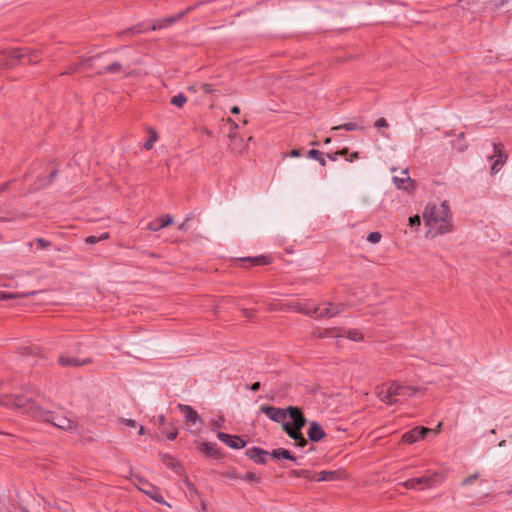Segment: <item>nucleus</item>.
I'll list each match as a JSON object with an SVG mask.
<instances>
[{
    "mask_svg": "<svg viewBox=\"0 0 512 512\" xmlns=\"http://www.w3.org/2000/svg\"><path fill=\"white\" fill-rule=\"evenodd\" d=\"M0 405L9 409H15L35 420L50 423L67 432H75L78 429V423L74 419L67 415H60L58 413L45 410L38 406L34 400L25 396L18 394L1 395Z\"/></svg>",
    "mask_w": 512,
    "mask_h": 512,
    "instance_id": "1",
    "label": "nucleus"
},
{
    "mask_svg": "<svg viewBox=\"0 0 512 512\" xmlns=\"http://www.w3.org/2000/svg\"><path fill=\"white\" fill-rule=\"evenodd\" d=\"M425 225L429 227L428 234L437 236L452 231L451 213L447 201L439 205L429 204L423 211Z\"/></svg>",
    "mask_w": 512,
    "mask_h": 512,
    "instance_id": "2",
    "label": "nucleus"
},
{
    "mask_svg": "<svg viewBox=\"0 0 512 512\" xmlns=\"http://www.w3.org/2000/svg\"><path fill=\"white\" fill-rule=\"evenodd\" d=\"M292 423H284L283 431L295 441L296 445L303 448L307 445V440L303 436L301 429L306 424V418L300 409H291Z\"/></svg>",
    "mask_w": 512,
    "mask_h": 512,
    "instance_id": "3",
    "label": "nucleus"
},
{
    "mask_svg": "<svg viewBox=\"0 0 512 512\" xmlns=\"http://www.w3.org/2000/svg\"><path fill=\"white\" fill-rule=\"evenodd\" d=\"M417 393L423 394L424 390L419 387L392 382L389 384L384 396H382L381 399L382 401L392 404L398 402L399 399L397 397L408 399Z\"/></svg>",
    "mask_w": 512,
    "mask_h": 512,
    "instance_id": "4",
    "label": "nucleus"
},
{
    "mask_svg": "<svg viewBox=\"0 0 512 512\" xmlns=\"http://www.w3.org/2000/svg\"><path fill=\"white\" fill-rule=\"evenodd\" d=\"M132 481H133L134 485L141 492L146 494L148 497L153 499L155 502L160 503V504H166L163 496L161 495L160 490L156 486H154L153 484L148 482L146 479H144L138 475H135V476H133Z\"/></svg>",
    "mask_w": 512,
    "mask_h": 512,
    "instance_id": "5",
    "label": "nucleus"
},
{
    "mask_svg": "<svg viewBox=\"0 0 512 512\" xmlns=\"http://www.w3.org/2000/svg\"><path fill=\"white\" fill-rule=\"evenodd\" d=\"M177 408L184 415L186 424L190 427V431L198 433L203 425V421L196 410L185 404H178Z\"/></svg>",
    "mask_w": 512,
    "mask_h": 512,
    "instance_id": "6",
    "label": "nucleus"
},
{
    "mask_svg": "<svg viewBox=\"0 0 512 512\" xmlns=\"http://www.w3.org/2000/svg\"><path fill=\"white\" fill-rule=\"evenodd\" d=\"M291 409L299 408L295 406H289L283 409L274 406L264 405L261 406L260 411L264 413L270 420L284 425V423H288L286 421L287 415H289V417L291 418Z\"/></svg>",
    "mask_w": 512,
    "mask_h": 512,
    "instance_id": "7",
    "label": "nucleus"
},
{
    "mask_svg": "<svg viewBox=\"0 0 512 512\" xmlns=\"http://www.w3.org/2000/svg\"><path fill=\"white\" fill-rule=\"evenodd\" d=\"M345 305L343 303H326L324 305H319L313 307V314L317 318H331L335 317L338 314L342 313L345 310Z\"/></svg>",
    "mask_w": 512,
    "mask_h": 512,
    "instance_id": "8",
    "label": "nucleus"
},
{
    "mask_svg": "<svg viewBox=\"0 0 512 512\" xmlns=\"http://www.w3.org/2000/svg\"><path fill=\"white\" fill-rule=\"evenodd\" d=\"M440 477L439 473H433L429 476H422L418 478H412L407 481L400 483L406 489H416L418 485H421L425 488L432 487Z\"/></svg>",
    "mask_w": 512,
    "mask_h": 512,
    "instance_id": "9",
    "label": "nucleus"
},
{
    "mask_svg": "<svg viewBox=\"0 0 512 512\" xmlns=\"http://www.w3.org/2000/svg\"><path fill=\"white\" fill-rule=\"evenodd\" d=\"M393 183L395 184L397 189L404 190L408 193H412L416 189V183L409 176L408 169L402 170L399 176H394Z\"/></svg>",
    "mask_w": 512,
    "mask_h": 512,
    "instance_id": "10",
    "label": "nucleus"
},
{
    "mask_svg": "<svg viewBox=\"0 0 512 512\" xmlns=\"http://www.w3.org/2000/svg\"><path fill=\"white\" fill-rule=\"evenodd\" d=\"M24 58V50L13 49L9 51H2L0 54V69L5 67H11L14 65L16 60Z\"/></svg>",
    "mask_w": 512,
    "mask_h": 512,
    "instance_id": "11",
    "label": "nucleus"
},
{
    "mask_svg": "<svg viewBox=\"0 0 512 512\" xmlns=\"http://www.w3.org/2000/svg\"><path fill=\"white\" fill-rule=\"evenodd\" d=\"M431 431L432 429L426 427H415L410 431L404 433L402 435V440L405 443L413 444L420 439H424L426 435L429 434Z\"/></svg>",
    "mask_w": 512,
    "mask_h": 512,
    "instance_id": "12",
    "label": "nucleus"
},
{
    "mask_svg": "<svg viewBox=\"0 0 512 512\" xmlns=\"http://www.w3.org/2000/svg\"><path fill=\"white\" fill-rule=\"evenodd\" d=\"M184 17V13H178L174 16H168L160 19H156L153 21L152 25L149 27L151 31L161 30L167 28L177 22H179Z\"/></svg>",
    "mask_w": 512,
    "mask_h": 512,
    "instance_id": "13",
    "label": "nucleus"
},
{
    "mask_svg": "<svg viewBox=\"0 0 512 512\" xmlns=\"http://www.w3.org/2000/svg\"><path fill=\"white\" fill-rule=\"evenodd\" d=\"M217 438L233 449H241L246 445V442L239 436L230 435L224 432H218Z\"/></svg>",
    "mask_w": 512,
    "mask_h": 512,
    "instance_id": "14",
    "label": "nucleus"
},
{
    "mask_svg": "<svg viewBox=\"0 0 512 512\" xmlns=\"http://www.w3.org/2000/svg\"><path fill=\"white\" fill-rule=\"evenodd\" d=\"M98 74L126 75L127 69L118 61L107 62L100 68Z\"/></svg>",
    "mask_w": 512,
    "mask_h": 512,
    "instance_id": "15",
    "label": "nucleus"
},
{
    "mask_svg": "<svg viewBox=\"0 0 512 512\" xmlns=\"http://www.w3.org/2000/svg\"><path fill=\"white\" fill-rule=\"evenodd\" d=\"M246 455L256 464L263 465L267 462L269 453L260 447H252L246 450Z\"/></svg>",
    "mask_w": 512,
    "mask_h": 512,
    "instance_id": "16",
    "label": "nucleus"
},
{
    "mask_svg": "<svg viewBox=\"0 0 512 512\" xmlns=\"http://www.w3.org/2000/svg\"><path fill=\"white\" fill-rule=\"evenodd\" d=\"M307 435L310 441L318 442L325 438L326 433L316 421H312L310 422Z\"/></svg>",
    "mask_w": 512,
    "mask_h": 512,
    "instance_id": "17",
    "label": "nucleus"
},
{
    "mask_svg": "<svg viewBox=\"0 0 512 512\" xmlns=\"http://www.w3.org/2000/svg\"><path fill=\"white\" fill-rule=\"evenodd\" d=\"M172 223H173L172 216L167 214V215H163L160 218L150 222L148 225V229L150 231H159Z\"/></svg>",
    "mask_w": 512,
    "mask_h": 512,
    "instance_id": "18",
    "label": "nucleus"
},
{
    "mask_svg": "<svg viewBox=\"0 0 512 512\" xmlns=\"http://www.w3.org/2000/svg\"><path fill=\"white\" fill-rule=\"evenodd\" d=\"M342 331V329L336 327L318 329L313 332V336L316 338L342 337Z\"/></svg>",
    "mask_w": 512,
    "mask_h": 512,
    "instance_id": "19",
    "label": "nucleus"
},
{
    "mask_svg": "<svg viewBox=\"0 0 512 512\" xmlns=\"http://www.w3.org/2000/svg\"><path fill=\"white\" fill-rule=\"evenodd\" d=\"M58 363L63 367H79L90 363V359L79 360L74 357L60 356Z\"/></svg>",
    "mask_w": 512,
    "mask_h": 512,
    "instance_id": "20",
    "label": "nucleus"
},
{
    "mask_svg": "<svg viewBox=\"0 0 512 512\" xmlns=\"http://www.w3.org/2000/svg\"><path fill=\"white\" fill-rule=\"evenodd\" d=\"M199 451L201 453H204L208 457L212 458H219L221 456V453L215 443L212 442H205L202 443L199 447Z\"/></svg>",
    "mask_w": 512,
    "mask_h": 512,
    "instance_id": "21",
    "label": "nucleus"
},
{
    "mask_svg": "<svg viewBox=\"0 0 512 512\" xmlns=\"http://www.w3.org/2000/svg\"><path fill=\"white\" fill-rule=\"evenodd\" d=\"M150 30L149 28L145 27L143 23H139L137 25H134L128 29H125V30H122L120 32H118L117 36L119 38H123L125 34H131V36L133 35H136V34H141V33H144L146 31Z\"/></svg>",
    "mask_w": 512,
    "mask_h": 512,
    "instance_id": "22",
    "label": "nucleus"
},
{
    "mask_svg": "<svg viewBox=\"0 0 512 512\" xmlns=\"http://www.w3.org/2000/svg\"><path fill=\"white\" fill-rule=\"evenodd\" d=\"M150 30L149 28L145 27L143 23H139L137 25H134L128 29H125V30H122L120 32H118L117 36L119 38H123L125 34H131V36L133 35H136V34H141V33H144L146 31Z\"/></svg>",
    "mask_w": 512,
    "mask_h": 512,
    "instance_id": "23",
    "label": "nucleus"
},
{
    "mask_svg": "<svg viewBox=\"0 0 512 512\" xmlns=\"http://www.w3.org/2000/svg\"><path fill=\"white\" fill-rule=\"evenodd\" d=\"M271 457L275 458V459H287V460H291V461H294L296 462V457H294L289 450L287 449H284V448H277V449H274L271 453H270Z\"/></svg>",
    "mask_w": 512,
    "mask_h": 512,
    "instance_id": "24",
    "label": "nucleus"
},
{
    "mask_svg": "<svg viewBox=\"0 0 512 512\" xmlns=\"http://www.w3.org/2000/svg\"><path fill=\"white\" fill-rule=\"evenodd\" d=\"M344 129L346 131L364 130L365 126L359 122H347L342 125L334 126L332 130Z\"/></svg>",
    "mask_w": 512,
    "mask_h": 512,
    "instance_id": "25",
    "label": "nucleus"
},
{
    "mask_svg": "<svg viewBox=\"0 0 512 512\" xmlns=\"http://www.w3.org/2000/svg\"><path fill=\"white\" fill-rule=\"evenodd\" d=\"M163 463L178 474H180L183 470L181 464L172 456L165 455L163 458Z\"/></svg>",
    "mask_w": 512,
    "mask_h": 512,
    "instance_id": "26",
    "label": "nucleus"
},
{
    "mask_svg": "<svg viewBox=\"0 0 512 512\" xmlns=\"http://www.w3.org/2000/svg\"><path fill=\"white\" fill-rule=\"evenodd\" d=\"M229 147L232 152L237 154H241L245 150V145L242 144V139H240L237 135L234 142H232V139H230Z\"/></svg>",
    "mask_w": 512,
    "mask_h": 512,
    "instance_id": "27",
    "label": "nucleus"
},
{
    "mask_svg": "<svg viewBox=\"0 0 512 512\" xmlns=\"http://www.w3.org/2000/svg\"><path fill=\"white\" fill-rule=\"evenodd\" d=\"M24 58H27L29 63H37L40 61V53L37 50H24Z\"/></svg>",
    "mask_w": 512,
    "mask_h": 512,
    "instance_id": "28",
    "label": "nucleus"
},
{
    "mask_svg": "<svg viewBox=\"0 0 512 512\" xmlns=\"http://www.w3.org/2000/svg\"><path fill=\"white\" fill-rule=\"evenodd\" d=\"M337 479V473L335 471H321L317 474V481H332Z\"/></svg>",
    "mask_w": 512,
    "mask_h": 512,
    "instance_id": "29",
    "label": "nucleus"
},
{
    "mask_svg": "<svg viewBox=\"0 0 512 512\" xmlns=\"http://www.w3.org/2000/svg\"><path fill=\"white\" fill-rule=\"evenodd\" d=\"M344 336V334H342ZM345 337L352 340V341H362L363 340V334L357 330V329H349L345 333Z\"/></svg>",
    "mask_w": 512,
    "mask_h": 512,
    "instance_id": "30",
    "label": "nucleus"
},
{
    "mask_svg": "<svg viewBox=\"0 0 512 512\" xmlns=\"http://www.w3.org/2000/svg\"><path fill=\"white\" fill-rule=\"evenodd\" d=\"M290 308H293L294 310L303 313L308 316H314L313 314V308L308 307L307 305H301L300 303H295L289 305Z\"/></svg>",
    "mask_w": 512,
    "mask_h": 512,
    "instance_id": "31",
    "label": "nucleus"
},
{
    "mask_svg": "<svg viewBox=\"0 0 512 512\" xmlns=\"http://www.w3.org/2000/svg\"><path fill=\"white\" fill-rule=\"evenodd\" d=\"M308 157L311 159L317 160L320 163V165H322V166L326 165L325 158L323 157V154L319 150L311 149L308 152Z\"/></svg>",
    "mask_w": 512,
    "mask_h": 512,
    "instance_id": "32",
    "label": "nucleus"
},
{
    "mask_svg": "<svg viewBox=\"0 0 512 512\" xmlns=\"http://www.w3.org/2000/svg\"><path fill=\"white\" fill-rule=\"evenodd\" d=\"M109 238V233L108 232H103L102 234H100V236H88L85 238V242L87 244H95L99 241H103V240H106Z\"/></svg>",
    "mask_w": 512,
    "mask_h": 512,
    "instance_id": "33",
    "label": "nucleus"
},
{
    "mask_svg": "<svg viewBox=\"0 0 512 512\" xmlns=\"http://www.w3.org/2000/svg\"><path fill=\"white\" fill-rule=\"evenodd\" d=\"M187 102V97L183 93H179L171 98V104L176 107H182Z\"/></svg>",
    "mask_w": 512,
    "mask_h": 512,
    "instance_id": "34",
    "label": "nucleus"
},
{
    "mask_svg": "<svg viewBox=\"0 0 512 512\" xmlns=\"http://www.w3.org/2000/svg\"><path fill=\"white\" fill-rule=\"evenodd\" d=\"M241 480L252 482V483H260L261 478L259 476H257L255 473L249 471L241 477Z\"/></svg>",
    "mask_w": 512,
    "mask_h": 512,
    "instance_id": "35",
    "label": "nucleus"
},
{
    "mask_svg": "<svg viewBox=\"0 0 512 512\" xmlns=\"http://www.w3.org/2000/svg\"><path fill=\"white\" fill-rule=\"evenodd\" d=\"M228 123L231 125V130H230V133H229V137L230 139H232V142H234L236 140V131L238 129V124L233 121L231 118H228Z\"/></svg>",
    "mask_w": 512,
    "mask_h": 512,
    "instance_id": "36",
    "label": "nucleus"
},
{
    "mask_svg": "<svg viewBox=\"0 0 512 512\" xmlns=\"http://www.w3.org/2000/svg\"><path fill=\"white\" fill-rule=\"evenodd\" d=\"M479 477H480V474H479L478 472H476V473H474V474H472V475H470V476H468V477L464 478V479L462 480V485H463V486L471 485V484H473L476 480H478V479H479Z\"/></svg>",
    "mask_w": 512,
    "mask_h": 512,
    "instance_id": "37",
    "label": "nucleus"
},
{
    "mask_svg": "<svg viewBox=\"0 0 512 512\" xmlns=\"http://www.w3.org/2000/svg\"><path fill=\"white\" fill-rule=\"evenodd\" d=\"M246 260L252 262L253 265H263V264H267L268 263L266 258L262 257V256L252 257V258L249 257Z\"/></svg>",
    "mask_w": 512,
    "mask_h": 512,
    "instance_id": "38",
    "label": "nucleus"
},
{
    "mask_svg": "<svg viewBox=\"0 0 512 512\" xmlns=\"http://www.w3.org/2000/svg\"><path fill=\"white\" fill-rule=\"evenodd\" d=\"M34 241L40 249H45L51 246V242L44 238H36Z\"/></svg>",
    "mask_w": 512,
    "mask_h": 512,
    "instance_id": "39",
    "label": "nucleus"
},
{
    "mask_svg": "<svg viewBox=\"0 0 512 512\" xmlns=\"http://www.w3.org/2000/svg\"><path fill=\"white\" fill-rule=\"evenodd\" d=\"M199 89L203 94H210V93L214 92L213 86L211 84H207V83L199 84Z\"/></svg>",
    "mask_w": 512,
    "mask_h": 512,
    "instance_id": "40",
    "label": "nucleus"
},
{
    "mask_svg": "<svg viewBox=\"0 0 512 512\" xmlns=\"http://www.w3.org/2000/svg\"><path fill=\"white\" fill-rule=\"evenodd\" d=\"M367 240L371 243H378L381 240V234L379 232H371L368 234Z\"/></svg>",
    "mask_w": 512,
    "mask_h": 512,
    "instance_id": "41",
    "label": "nucleus"
},
{
    "mask_svg": "<svg viewBox=\"0 0 512 512\" xmlns=\"http://www.w3.org/2000/svg\"><path fill=\"white\" fill-rule=\"evenodd\" d=\"M163 433L166 434L167 436V439L172 441L174 439H176L177 435H178V431L176 428H172L171 430H164Z\"/></svg>",
    "mask_w": 512,
    "mask_h": 512,
    "instance_id": "42",
    "label": "nucleus"
},
{
    "mask_svg": "<svg viewBox=\"0 0 512 512\" xmlns=\"http://www.w3.org/2000/svg\"><path fill=\"white\" fill-rule=\"evenodd\" d=\"M292 474L295 476V477H305V478H309L310 476V472L308 470H293L292 471Z\"/></svg>",
    "mask_w": 512,
    "mask_h": 512,
    "instance_id": "43",
    "label": "nucleus"
},
{
    "mask_svg": "<svg viewBox=\"0 0 512 512\" xmlns=\"http://www.w3.org/2000/svg\"><path fill=\"white\" fill-rule=\"evenodd\" d=\"M421 224V219L419 215H414L409 218V225L410 226H419Z\"/></svg>",
    "mask_w": 512,
    "mask_h": 512,
    "instance_id": "44",
    "label": "nucleus"
},
{
    "mask_svg": "<svg viewBox=\"0 0 512 512\" xmlns=\"http://www.w3.org/2000/svg\"><path fill=\"white\" fill-rule=\"evenodd\" d=\"M157 140L156 133H153L150 137V139L144 144V147L149 150L153 147V143Z\"/></svg>",
    "mask_w": 512,
    "mask_h": 512,
    "instance_id": "45",
    "label": "nucleus"
},
{
    "mask_svg": "<svg viewBox=\"0 0 512 512\" xmlns=\"http://www.w3.org/2000/svg\"><path fill=\"white\" fill-rule=\"evenodd\" d=\"M375 126L377 128L388 127V122L385 118L382 117L375 122Z\"/></svg>",
    "mask_w": 512,
    "mask_h": 512,
    "instance_id": "46",
    "label": "nucleus"
},
{
    "mask_svg": "<svg viewBox=\"0 0 512 512\" xmlns=\"http://www.w3.org/2000/svg\"><path fill=\"white\" fill-rule=\"evenodd\" d=\"M493 147H494L495 154H497L499 157H502L503 145L501 143H494Z\"/></svg>",
    "mask_w": 512,
    "mask_h": 512,
    "instance_id": "47",
    "label": "nucleus"
},
{
    "mask_svg": "<svg viewBox=\"0 0 512 512\" xmlns=\"http://www.w3.org/2000/svg\"><path fill=\"white\" fill-rule=\"evenodd\" d=\"M191 219H192V217H191V216H188V217L186 218V220L178 226V229H179L180 231H186V230L188 229V222H189Z\"/></svg>",
    "mask_w": 512,
    "mask_h": 512,
    "instance_id": "48",
    "label": "nucleus"
},
{
    "mask_svg": "<svg viewBox=\"0 0 512 512\" xmlns=\"http://www.w3.org/2000/svg\"><path fill=\"white\" fill-rule=\"evenodd\" d=\"M255 312H256L255 310L242 309V313H243L244 317L247 319H251L254 316Z\"/></svg>",
    "mask_w": 512,
    "mask_h": 512,
    "instance_id": "49",
    "label": "nucleus"
},
{
    "mask_svg": "<svg viewBox=\"0 0 512 512\" xmlns=\"http://www.w3.org/2000/svg\"><path fill=\"white\" fill-rule=\"evenodd\" d=\"M121 422L123 424H125L126 426L128 427H136L137 426V422L133 419H122Z\"/></svg>",
    "mask_w": 512,
    "mask_h": 512,
    "instance_id": "50",
    "label": "nucleus"
},
{
    "mask_svg": "<svg viewBox=\"0 0 512 512\" xmlns=\"http://www.w3.org/2000/svg\"><path fill=\"white\" fill-rule=\"evenodd\" d=\"M282 308H283V306H279L273 302L269 303L267 306V309L269 311H277V310H281Z\"/></svg>",
    "mask_w": 512,
    "mask_h": 512,
    "instance_id": "51",
    "label": "nucleus"
},
{
    "mask_svg": "<svg viewBox=\"0 0 512 512\" xmlns=\"http://www.w3.org/2000/svg\"><path fill=\"white\" fill-rule=\"evenodd\" d=\"M246 388H247V389H250V390H251V391H253V392H256V391H258V390L260 389V383H259V382H255V383H253V384H252V385H250V386H249V385H247V386H246Z\"/></svg>",
    "mask_w": 512,
    "mask_h": 512,
    "instance_id": "52",
    "label": "nucleus"
},
{
    "mask_svg": "<svg viewBox=\"0 0 512 512\" xmlns=\"http://www.w3.org/2000/svg\"><path fill=\"white\" fill-rule=\"evenodd\" d=\"M187 90H188L189 92L196 93V92L200 91V89H199V84H193V85H190V86H188V87H187Z\"/></svg>",
    "mask_w": 512,
    "mask_h": 512,
    "instance_id": "53",
    "label": "nucleus"
},
{
    "mask_svg": "<svg viewBox=\"0 0 512 512\" xmlns=\"http://www.w3.org/2000/svg\"><path fill=\"white\" fill-rule=\"evenodd\" d=\"M156 421L161 426H165V424H166L165 416L164 415L157 416Z\"/></svg>",
    "mask_w": 512,
    "mask_h": 512,
    "instance_id": "54",
    "label": "nucleus"
},
{
    "mask_svg": "<svg viewBox=\"0 0 512 512\" xmlns=\"http://www.w3.org/2000/svg\"><path fill=\"white\" fill-rule=\"evenodd\" d=\"M499 164H503V161H500L499 159L496 160L491 168L492 172H497L499 169H498V165Z\"/></svg>",
    "mask_w": 512,
    "mask_h": 512,
    "instance_id": "55",
    "label": "nucleus"
},
{
    "mask_svg": "<svg viewBox=\"0 0 512 512\" xmlns=\"http://www.w3.org/2000/svg\"><path fill=\"white\" fill-rule=\"evenodd\" d=\"M289 155H290L291 157H299V156H301V153H300V150H298V149H293V150H291V151H290Z\"/></svg>",
    "mask_w": 512,
    "mask_h": 512,
    "instance_id": "56",
    "label": "nucleus"
},
{
    "mask_svg": "<svg viewBox=\"0 0 512 512\" xmlns=\"http://www.w3.org/2000/svg\"><path fill=\"white\" fill-rule=\"evenodd\" d=\"M327 158L330 159L331 161H336L337 158H338V153L335 152V153H328L327 154Z\"/></svg>",
    "mask_w": 512,
    "mask_h": 512,
    "instance_id": "57",
    "label": "nucleus"
},
{
    "mask_svg": "<svg viewBox=\"0 0 512 512\" xmlns=\"http://www.w3.org/2000/svg\"><path fill=\"white\" fill-rule=\"evenodd\" d=\"M358 157H359V153L358 152H353L347 160L352 162L355 159H358Z\"/></svg>",
    "mask_w": 512,
    "mask_h": 512,
    "instance_id": "58",
    "label": "nucleus"
},
{
    "mask_svg": "<svg viewBox=\"0 0 512 512\" xmlns=\"http://www.w3.org/2000/svg\"><path fill=\"white\" fill-rule=\"evenodd\" d=\"M195 8V6H189L188 8H186L185 10L181 11L180 13H184V16L187 15L188 13H190L191 11H193Z\"/></svg>",
    "mask_w": 512,
    "mask_h": 512,
    "instance_id": "59",
    "label": "nucleus"
},
{
    "mask_svg": "<svg viewBox=\"0 0 512 512\" xmlns=\"http://www.w3.org/2000/svg\"><path fill=\"white\" fill-rule=\"evenodd\" d=\"M7 298H12V295L6 294L4 292H0V300L7 299Z\"/></svg>",
    "mask_w": 512,
    "mask_h": 512,
    "instance_id": "60",
    "label": "nucleus"
},
{
    "mask_svg": "<svg viewBox=\"0 0 512 512\" xmlns=\"http://www.w3.org/2000/svg\"><path fill=\"white\" fill-rule=\"evenodd\" d=\"M231 113L233 114H239L240 113V108L238 106H234L231 108Z\"/></svg>",
    "mask_w": 512,
    "mask_h": 512,
    "instance_id": "61",
    "label": "nucleus"
},
{
    "mask_svg": "<svg viewBox=\"0 0 512 512\" xmlns=\"http://www.w3.org/2000/svg\"><path fill=\"white\" fill-rule=\"evenodd\" d=\"M337 153H338V156L339 155H341V156L347 155L348 149L347 148H343L342 150L337 151Z\"/></svg>",
    "mask_w": 512,
    "mask_h": 512,
    "instance_id": "62",
    "label": "nucleus"
},
{
    "mask_svg": "<svg viewBox=\"0 0 512 512\" xmlns=\"http://www.w3.org/2000/svg\"><path fill=\"white\" fill-rule=\"evenodd\" d=\"M100 58H101V57H93V58H91V59L86 60L84 63H89V64H90V66H92V65H93V63H92V62H94L95 60L100 59Z\"/></svg>",
    "mask_w": 512,
    "mask_h": 512,
    "instance_id": "63",
    "label": "nucleus"
},
{
    "mask_svg": "<svg viewBox=\"0 0 512 512\" xmlns=\"http://www.w3.org/2000/svg\"><path fill=\"white\" fill-rule=\"evenodd\" d=\"M441 428V423H439L436 427V429L432 430L430 433L438 434Z\"/></svg>",
    "mask_w": 512,
    "mask_h": 512,
    "instance_id": "64",
    "label": "nucleus"
}]
</instances>
